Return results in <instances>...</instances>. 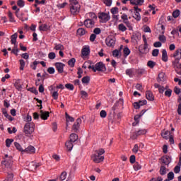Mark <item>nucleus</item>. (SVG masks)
Instances as JSON below:
<instances>
[{
	"label": "nucleus",
	"instance_id": "1",
	"mask_svg": "<svg viewBox=\"0 0 181 181\" xmlns=\"http://www.w3.org/2000/svg\"><path fill=\"white\" fill-rule=\"evenodd\" d=\"M104 153H105V150L103 148H100L98 151H95V153L91 156V159L93 160L95 163H101V162H104Z\"/></svg>",
	"mask_w": 181,
	"mask_h": 181
},
{
	"label": "nucleus",
	"instance_id": "2",
	"mask_svg": "<svg viewBox=\"0 0 181 181\" xmlns=\"http://www.w3.org/2000/svg\"><path fill=\"white\" fill-rule=\"evenodd\" d=\"M70 4V12L71 15H77L78 13H80V8H81V6H80V4H78V1L77 0H69Z\"/></svg>",
	"mask_w": 181,
	"mask_h": 181
},
{
	"label": "nucleus",
	"instance_id": "3",
	"mask_svg": "<svg viewBox=\"0 0 181 181\" xmlns=\"http://www.w3.org/2000/svg\"><path fill=\"white\" fill-rule=\"evenodd\" d=\"M35 125L33 122L26 123L23 128V132L25 136H30L35 132Z\"/></svg>",
	"mask_w": 181,
	"mask_h": 181
},
{
	"label": "nucleus",
	"instance_id": "4",
	"mask_svg": "<svg viewBox=\"0 0 181 181\" xmlns=\"http://www.w3.org/2000/svg\"><path fill=\"white\" fill-rule=\"evenodd\" d=\"M98 18L100 19V22L101 23H107L110 19H111V16H110V13H99Z\"/></svg>",
	"mask_w": 181,
	"mask_h": 181
},
{
	"label": "nucleus",
	"instance_id": "5",
	"mask_svg": "<svg viewBox=\"0 0 181 181\" xmlns=\"http://www.w3.org/2000/svg\"><path fill=\"white\" fill-rule=\"evenodd\" d=\"M93 71L94 73L96 71H107V67L104 63L100 62L95 64V68H93Z\"/></svg>",
	"mask_w": 181,
	"mask_h": 181
},
{
	"label": "nucleus",
	"instance_id": "6",
	"mask_svg": "<svg viewBox=\"0 0 181 181\" xmlns=\"http://www.w3.org/2000/svg\"><path fill=\"white\" fill-rule=\"evenodd\" d=\"M4 159V160L1 162V164L6 168H11V166H12V156H8V154H5Z\"/></svg>",
	"mask_w": 181,
	"mask_h": 181
},
{
	"label": "nucleus",
	"instance_id": "7",
	"mask_svg": "<svg viewBox=\"0 0 181 181\" xmlns=\"http://www.w3.org/2000/svg\"><path fill=\"white\" fill-rule=\"evenodd\" d=\"M83 25L87 28V29H93V28L95 27V21H94V20L86 18L83 21Z\"/></svg>",
	"mask_w": 181,
	"mask_h": 181
},
{
	"label": "nucleus",
	"instance_id": "8",
	"mask_svg": "<svg viewBox=\"0 0 181 181\" xmlns=\"http://www.w3.org/2000/svg\"><path fill=\"white\" fill-rule=\"evenodd\" d=\"M170 57H174L175 60L172 62H180L181 60V49H177L173 54L170 55Z\"/></svg>",
	"mask_w": 181,
	"mask_h": 181
},
{
	"label": "nucleus",
	"instance_id": "9",
	"mask_svg": "<svg viewBox=\"0 0 181 181\" xmlns=\"http://www.w3.org/2000/svg\"><path fill=\"white\" fill-rule=\"evenodd\" d=\"M172 66L175 69L177 74L181 76V63L180 62H172Z\"/></svg>",
	"mask_w": 181,
	"mask_h": 181
},
{
	"label": "nucleus",
	"instance_id": "10",
	"mask_svg": "<svg viewBox=\"0 0 181 181\" xmlns=\"http://www.w3.org/2000/svg\"><path fill=\"white\" fill-rule=\"evenodd\" d=\"M54 66H55V69L57 70L59 74H62V73H64V67L66 66V64L62 62H56Z\"/></svg>",
	"mask_w": 181,
	"mask_h": 181
},
{
	"label": "nucleus",
	"instance_id": "11",
	"mask_svg": "<svg viewBox=\"0 0 181 181\" xmlns=\"http://www.w3.org/2000/svg\"><path fill=\"white\" fill-rule=\"evenodd\" d=\"M148 104V101L146 100H139V102H134L133 103L134 107L135 110H139L141 107L144 105H146Z\"/></svg>",
	"mask_w": 181,
	"mask_h": 181
},
{
	"label": "nucleus",
	"instance_id": "12",
	"mask_svg": "<svg viewBox=\"0 0 181 181\" xmlns=\"http://www.w3.org/2000/svg\"><path fill=\"white\" fill-rule=\"evenodd\" d=\"M115 37H107L105 40L106 45L108 47H114L115 46Z\"/></svg>",
	"mask_w": 181,
	"mask_h": 181
},
{
	"label": "nucleus",
	"instance_id": "13",
	"mask_svg": "<svg viewBox=\"0 0 181 181\" xmlns=\"http://www.w3.org/2000/svg\"><path fill=\"white\" fill-rule=\"evenodd\" d=\"M81 122H82L81 118H78L72 127L73 131H74L75 132H77L78 129H80V125H81Z\"/></svg>",
	"mask_w": 181,
	"mask_h": 181
},
{
	"label": "nucleus",
	"instance_id": "14",
	"mask_svg": "<svg viewBox=\"0 0 181 181\" xmlns=\"http://www.w3.org/2000/svg\"><path fill=\"white\" fill-rule=\"evenodd\" d=\"M36 152V148H35L33 146H29L28 148L24 149L23 153H29L32 155V153H35Z\"/></svg>",
	"mask_w": 181,
	"mask_h": 181
},
{
	"label": "nucleus",
	"instance_id": "15",
	"mask_svg": "<svg viewBox=\"0 0 181 181\" xmlns=\"http://www.w3.org/2000/svg\"><path fill=\"white\" fill-rule=\"evenodd\" d=\"M50 117V112L47 111L40 110V118L44 121H46L47 118Z\"/></svg>",
	"mask_w": 181,
	"mask_h": 181
},
{
	"label": "nucleus",
	"instance_id": "16",
	"mask_svg": "<svg viewBox=\"0 0 181 181\" xmlns=\"http://www.w3.org/2000/svg\"><path fill=\"white\" fill-rule=\"evenodd\" d=\"M160 160L164 165H169L170 163V157L169 156H164L160 158Z\"/></svg>",
	"mask_w": 181,
	"mask_h": 181
},
{
	"label": "nucleus",
	"instance_id": "17",
	"mask_svg": "<svg viewBox=\"0 0 181 181\" xmlns=\"http://www.w3.org/2000/svg\"><path fill=\"white\" fill-rule=\"evenodd\" d=\"M139 52H140V53H141V54H146V53H148L149 49H148V43L144 44L143 48H142V47H140L139 49Z\"/></svg>",
	"mask_w": 181,
	"mask_h": 181
},
{
	"label": "nucleus",
	"instance_id": "18",
	"mask_svg": "<svg viewBox=\"0 0 181 181\" xmlns=\"http://www.w3.org/2000/svg\"><path fill=\"white\" fill-rule=\"evenodd\" d=\"M146 98L148 101H153L155 100V96H153V93L151 90L146 91Z\"/></svg>",
	"mask_w": 181,
	"mask_h": 181
},
{
	"label": "nucleus",
	"instance_id": "19",
	"mask_svg": "<svg viewBox=\"0 0 181 181\" xmlns=\"http://www.w3.org/2000/svg\"><path fill=\"white\" fill-rule=\"evenodd\" d=\"M166 80V76L165 73L161 72L158 74V78L157 79L158 83H163Z\"/></svg>",
	"mask_w": 181,
	"mask_h": 181
},
{
	"label": "nucleus",
	"instance_id": "20",
	"mask_svg": "<svg viewBox=\"0 0 181 181\" xmlns=\"http://www.w3.org/2000/svg\"><path fill=\"white\" fill-rule=\"evenodd\" d=\"M86 16L88 17V19L89 20H92L94 21L95 22V21H97V15L95 14V13H88L86 14Z\"/></svg>",
	"mask_w": 181,
	"mask_h": 181
},
{
	"label": "nucleus",
	"instance_id": "21",
	"mask_svg": "<svg viewBox=\"0 0 181 181\" xmlns=\"http://www.w3.org/2000/svg\"><path fill=\"white\" fill-rule=\"evenodd\" d=\"M126 74L130 78L134 77L135 76V69L132 68L126 69Z\"/></svg>",
	"mask_w": 181,
	"mask_h": 181
},
{
	"label": "nucleus",
	"instance_id": "22",
	"mask_svg": "<svg viewBox=\"0 0 181 181\" xmlns=\"http://www.w3.org/2000/svg\"><path fill=\"white\" fill-rule=\"evenodd\" d=\"M14 87H16L18 91H22V85L21 84V79H17L14 82Z\"/></svg>",
	"mask_w": 181,
	"mask_h": 181
},
{
	"label": "nucleus",
	"instance_id": "23",
	"mask_svg": "<svg viewBox=\"0 0 181 181\" xmlns=\"http://www.w3.org/2000/svg\"><path fill=\"white\" fill-rule=\"evenodd\" d=\"M73 144H74V143L73 141H67L65 143V146H66L67 151H69V152L71 151V150L73 149V146H74V145Z\"/></svg>",
	"mask_w": 181,
	"mask_h": 181
},
{
	"label": "nucleus",
	"instance_id": "24",
	"mask_svg": "<svg viewBox=\"0 0 181 181\" xmlns=\"http://www.w3.org/2000/svg\"><path fill=\"white\" fill-rule=\"evenodd\" d=\"M135 73L139 76H143V74H146V70L144 68H139L135 69Z\"/></svg>",
	"mask_w": 181,
	"mask_h": 181
},
{
	"label": "nucleus",
	"instance_id": "25",
	"mask_svg": "<svg viewBox=\"0 0 181 181\" xmlns=\"http://www.w3.org/2000/svg\"><path fill=\"white\" fill-rule=\"evenodd\" d=\"M81 54L84 57L88 56L90 54V47H86L82 49Z\"/></svg>",
	"mask_w": 181,
	"mask_h": 181
},
{
	"label": "nucleus",
	"instance_id": "26",
	"mask_svg": "<svg viewBox=\"0 0 181 181\" xmlns=\"http://www.w3.org/2000/svg\"><path fill=\"white\" fill-rule=\"evenodd\" d=\"M19 11H21L20 8H17L16 11V16L17 18H18V19H20V21H21L22 22H25V21H28V17L23 18L22 16H19V15L18 13H19Z\"/></svg>",
	"mask_w": 181,
	"mask_h": 181
},
{
	"label": "nucleus",
	"instance_id": "27",
	"mask_svg": "<svg viewBox=\"0 0 181 181\" xmlns=\"http://www.w3.org/2000/svg\"><path fill=\"white\" fill-rule=\"evenodd\" d=\"M162 60L165 62H168V52L166 49L162 50Z\"/></svg>",
	"mask_w": 181,
	"mask_h": 181
},
{
	"label": "nucleus",
	"instance_id": "28",
	"mask_svg": "<svg viewBox=\"0 0 181 181\" xmlns=\"http://www.w3.org/2000/svg\"><path fill=\"white\" fill-rule=\"evenodd\" d=\"M54 50H64V45L62 44H54Z\"/></svg>",
	"mask_w": 181,
	"mask_h": 181
},
{
	"label": "nucleus",
	"instance_id": "29",
	"mask_svg": "<svg viewBox=\"0 0 181 181\" xmlns=\"http://www.w3.org/2000/svg\"><path fill=\"white\" fill-rule=\"evenodd\" d=\"M77 139H78V136L76 134L72 133L70 135V141L71 142H76L77 141Z\"/></svg>",
	"mask_w": 181,
	"mask_h": 181
},
{
	"label": "nucleus",
	"instance_id": "30",
	"mask_svg": "<svg viewBox=\"0 0 181 181\" xmlns=\"http://www.w3.org/2000/svg\"><path fill=\"white\" fill-rule=\"evenodd\" d=\"M48 29H49V25H47V24H42L39 26V30L42 32H47Z\"/></svg>",
	"mask_w": 181,
	"mask_h": 181
},
{
	"label": "nucleus",
	"instance_id": "31",
	"mask_svg": "<svg viewBox=\"0 0 181 181\" xmlns=\"http://www.w3.org/2000/svg\"><path fill=\"white\" fill-rule=\"evenodd\" d=\"M16 39H18V33H14L11 35V45H16Z\"/></svg>",
	"mask_w": 181,
	"mask_h": 181
},
{
	"label": "nucleus",
	"instance_id": "32",
	"mask_svg": "<svg viewBox=\"0 0 181 181\" xmlns=\"http://www.w3.org/2000/svg\"><path fill=\"white\" fill-rule=\"evenodd\" d=\"M77 33L80 36H84V35H86L87 33V30H86V29H84L83 28H81L77 30Z\"/></svg>",
	"mask_w": 181,
	"mask_h": 181
},
{
	"label": "nucleus",
	"instance_id": "33",
	"mask_svg": "<svg viewBox=\"0 0 181 181\" xmlns=\"http://www.w3.org/2000/svg\"><path fill=\"white\" fill-rule=\"evenodd\" d=\"M169 135H170V132H169V131H165V132H161V136L164 139H169Z\"/></svg>",
	"mask_w": 181,
	"mask_h": 181
},
{
	"label": "nucleus",
	"instance_id": "34",
	"mask_svg": "<svg viewBox=\"0 0 181 181\" xmlns=\"http://www.w3.org/2000/svg\"><path fill=\"white\" fill-rule=\"evenodd\" d=\"M123 53H124V57H128V56L131 54V50L129 49V48L126 47L123 49Z\"/></svg>",
	"mask_w": 181,
	"mask_h": 181
},
{
	"label": "nucleus",
	"instance_id": "35",
	"mask_svg": "<svg viewBox=\"0 0 181 181\" xmlns=\"http://www.w3.org/2000/svg\"><path fill=\"white\" fill-rule=\"evenodd\" d=\"M30 166H33L34 170H36L37 168L40 166H42V163H35V161H33L30 163Z\"/></svg>",
	"mask_w": 181,
	"mask_h": 181
},
{
	"label": "nucleus",
	"instance_id": "36",
	"mask_svg": "<svg viewBox=\"0 0 181 181\" xmlns=\"http://www.w3.org/2000/svg\"><path fill=\"white\" fill-rule=\"evenodd\" d=\"M8 16L9 22H11V23L16 22V21H15V17H13V14L12 13L11 11H8Z\"/></svg>",
	"mask_w": 181,
	"mask_h": 181
},
{
	"label": "nucleus",
	"instance_id": "37",
	"mask_svg": "<svg viewBox=\"0 0 181 181\" xmlns=\"http://www.w3.org/2000/svg\"><path fill=\"white\" fill-rule=\"evenodd\" d=\"M160 175L162 176L166 175V167L165 165H161L159 170Z\"/></svg>",
	"mask_w": 181,
	"mask_h": 181
},
{
	"label": "nucleus",
	"instance_id": "38",
	"mask_svg": "<svg viewBox=\"0 0 181 181\" xmlns=\"http://www.w3.org/2000/svg\"><path fill=\"white\" fill-rule=\"evenodd\" d=\"M155 66H156V62H155L152 60L148 61L147 66L149 67V69H153V67H155Z\"/></svg>",
	"mask_w": 181,
	"mask_h": 181
},
{
	"label": "nucleus",
	"instance_id": "39",
	"mask_svg": "<svg viewBox=\"0 0 181 181\" xmlns=\"http://www.w3.org/2000/svg\"><path fill=\"white\" fill-rule=\"evenodd\" d=\"M90 78L88 76L82 78L81 81L83 84H88L90 83Z\"/></svg>",
	"mask_w": 181,
	"mask_h": 181
},
{
	"label": "nucleus",
	"instance_id": "40",
	"mask_svg": "<svg viewBox=\"0 0 181 181\" xmlns=\"http://www.w3.org/2000/svg\"><path fill=\"white\" fill-rule=\"evenodd\" d=\"M118 30L120 32H125L127 30V27L123 23L118 25Z\"/></svg>",
	"mask_w": 181,
	"mask_h": 181
},
{
	"label": "nucleus",
	"instance_id": "41",
	"mask_svg": "<svg viewBox=\"0 0 181 181\" xmlns=\"http://www.w3.org/2000/svg\"><path fill=\"white\" fill-rule=\"evenodd\" d=\"M133 18L135 19V21L139 22V21H141V14L138 11L134 12V16H133Z\"/></svg>",
	"mask_w": 181,
	"mask_h": 181
},
{
	"label": "nucleus",
	"instance_id": "42",
	"mask_svg": "<svg viewBox=\"0 0 181 181\" xmlns=\"http://www.w3.org/2000/svg\"><path fill=\"white\" fill-rule=\"evenodd\" d=\"M76 64V59L71 58L69 61H68V65L70 66V67H74Z\"/></svg>",
	"mask_w": 181,
	"mask_h": 181
},
{
	"label": "nucleus",
	"instance_id": "43",
	"mask_svg": "<svg viewBox=\"0 0 181 181\" xmlns=\"http://www.w3.org/2000/svg\"><path fill=\"white\" fill-rule=\"evenodd\" d=\"M133 168H134V170L137 171L142 168V165H141V164H139V163L136 162V163H134Z\"/></svg>",
	"mask_w": 181,
	"mask_h": 181
},
{
	"label": "nucleus",
	"instance_id": "44",
	"mask_svg": "<svg viewBox=\"0 0 181 181\" xmlns=\"http://www.w3.org/2000/svg\"><path fill=\"white\" fill-rule=\"evenodd\" d=\"M14 146H16V149L18 151H19L20 152H23V148H22V146H21V144H19V143L18 142H14Z\"/></svg>",
	"mask_w": 181,
	"mask_h": 181
},
{
	"label": "nucleus",
	"instance_id": "45",
	"mask_svg": "<svg viewBox=\"0 0 181 181\" xmlns=\"http://www.w3.org/2000/svg\"><path fill=\"white\" fill-rule=\"evenodd\" d=\"M158 40H160L161 43H166V36H165L163 34L159 35Z\"/></svg>",
	"mask_w": 181,
	"mask_h": 181
},
{
	"label": "nucleus",
	"instance_id": "46",
	"mask_svg": "<svg viewBox=\"0 0 181 181\" xmlns=\"http://www.w3.org/2000/svg\"><path fill=\"white\" fill-rule=\"evenodd\" d=\"M12 142H13V139H6V146L7 148H11V145H12Z\"/></svg>",
	"mask_w": 181,
	"mask_h": 181
},
{
	"label": "nucleus",
	"instance_id": "47",
	"mask_svg": "<svg viewBox=\"0 0 181 181\" xmlns=\"http://www.w3.org/2000/svg\"><path fill=\"white\" fill-rule=\"evenodd\" d=\"M141 115H136L134 116V121L135 122L133 123V127H135V125H136L137 124H139V118H141Z\"/></svg>",
	"mask_w": 181,
	"mask_h": 181
},
{
	"label": "nucleus",
	"instance_id": "48",
	"mask_svg": "<svg viewBox=\"0 0 181 181\" xmlns=\"http://www.w3.org/2000/svg\"><path fill=\"white\" fill-rule=\"evenodd\" d=\"M121 54V49H115L112 51V56L114 57H118Z\"/></svg>",
	"mask_w": 181,
	"mask_h": 181
},
{
	"label": "nucleus",
	"instance_id": "49",
	"mask_svg": "<svg viewBox=\"0 0 181 181\" xmlns=\"http://www.w3.org/2000/svg\"><path fill=\"white\" fill-rule=\"evenodd\" d=\"M66 177H67V173L66 171H64L61 173L59 179L61 181H63L66 180Z\"/></svg>",
	"mask_w": 181,
	"mask_h": 181
},
{
	"label": "nucleus",
	"instance_id": "50",
	"mask_svg": "<svg viewBox=\"0 0 181 181\" xmlns=\"http://www.w3.org/2000/svg\"><path fill=\"white\" fill-rule=\"evenodd\" d=\"M167 177L168 180H173V179H175V173H173V172L168 173Z\"/></svg>",
	"mask_w": 181,
	"mask_h": 181
},
{
	"label": "nucleus",
	"instance_id": "51",
	"mask_svg": "<svg viewBox=\"0 0 181 181\" xmlns=\"http://www.w3.org/2000/svg\"><path fill=\"white\" fill-rule=\"evenodd\" d=\"M19 62H20V70L23 71L25 69V60L20 59Z\"/></svg>",
	"mask_w": 181,
	"mask_h": 181
},
{
	"label": "nucleus",
	"instance_id": "52",
	"mask_svg": "<svg viewBox=\"0 0 181 181\" xmlns=\"http://www.w3.org/2000/svg\"><path fill=\"white\" fill-rule=\"evenodd\" d=\"M65 115H66V122H69V121L70 122H74V119L73 118V117H71L67 113H66Z\"/></svg>",
	"mask_w": 181,
	"mask_h": 181
},
{
	"label": "nucleus",
	"instance_id": "53",
	"mask_svg": "<svg viewBox=\"0 0 181 181\" xmlns=\"http://www.w3.org/2000/svg\"><path fill=\"white\" fill-rule=\"evenodd\" d=\"M51 94H52V98H54V100H58L59 92L57 90L52 92Z\"/></svg>",
	"mask_w": 181,
	"mask_h": 181
},
{
	"label": "nucleus",
	"instance_id": "54",
	"mask_svg": "<svg viewBox=\"0 0 181 181\" xmlns=\"http://www.w3.org/2000/svg\"><path fill=\"white\" fill-rule=\"evenodd\" d=\"M48 59H49L50 60H54V59H56V53L49 52L48 54Z\"/></svg>",
	"mask_w": 181,
	"mask_h": 181
},
{
	"label": "nucleus",
	"instance_id": "55",
	"mask_svg": "<svg viewBox=\"0 0 181 181\" xmlns=\"http://www.w3.org/2000/svg\"><path fill=\"white\" fill-rule=\"evenodd\" d=\"M180 15V10H175L173 12V16L176 18H179Z\"/></svg>",
	"mask_w": 181,
	"mask_h": 181
},
{
	"label": "nucleus",
	"instance_id": "56",
	"mask_svg": "<svg viewBox=\"0 0 181 181\" xmlns=\"http://www.w3.org/2000/svg\"><path fill=\"white\" fill-rule=\"evenodd\" d=\"M152 56L153 57H158V56H159V49H154L152 51Z\"/></svg>",
	"mask_w": 181,
	"mask_h": 181
},
{
	"label": "nucleus",
	"instance_id": "57",
	"mask_svg": "<svg viewBox=\"0 0 181 181\" xmlns=\"http://www.w3.org/2000/svg\"><path fill=\"white\" fill-rule=\"evenodd\" d=\"M66 88H67L68 90H70L71 91H73L74 90V86H73V84L71 83H66L65 85Z\"/></svg>",
	"mask_w": 181,
	"mask_h": 181
},
{
	"label": "nucleus",
	"instance_id": "58",
	"mask_svg": "<svg viewBox=\"0 0 181 181\" xmlns=\"http://www.w3.org/2000/svg\"><path fill=\"white\" fill-rule=\"evenodd\" d=\"M136 132H137V134L139 136L141 135H145L147 132H146V129H140V130L137 131Z\"/></svg>",
	"mask_w": 181,
	"mask_h": 181
},
{
	"label": "nucleus",
	"instance_id": "59",
	"mask_svg": "<svg viewBox=\"0 0 181 181\" xmlns=\"http://www.w3.org/2000/svg\"><path fill=\"white\" fill-rule=\"evenodd\" d=\"M111 13H112V15H117V13H118V8L117 7H113L111 8L110 10Z\"/></svg>",
	"mask_w": 181,
	"mask_h": 181
},
{
	"label": "nucleus",
	"instance_id": "60",
	"mask_svg": "<svg viewBox=\"0 0 181 181\" xmlns=\"http://www.w3.org/2000/svg\"><path fill=\"white\" fill-rule=\"evenodd\" d=\"M66 5H67V2H64L62 4H57V6L59 9H63V8H65Z\"/></svg>",
	"mask_w": 181,
	"mask_h": 181
},
{
	"label": "nucleus",
	"instance_id": "61",
	"mask_svg": "<svg viewBox=\"0 0 181 181\" xmlns=\"http://www.w3.org/2000/svg\"><path fill=\"white\" fill-rule=\"evenodd\" d=\"M100 116L101 118H105L107 117V112L105 110H101L100 112Z\"/></svg>",
	"mask_w": 181,
	"mask_h": 181
},
{
	"label": "nucleus",
	"instance_id": "62",
	"mask_svg": "<svg viewBox=\"0 0 181 181\" xmlns=\"http://www.w3.org/2000/svg\"><path fill=\"white\" fill-rule=\"evenodd\" d=\"M93 33L94 35H100V33H101V29L100 28H95L93 30Z\"/></svg>",
	"mask_w": 181,
	"mask_h": 181
},
{
	"label": "nucleus",
	"instance_id": "63",
	"mask_svg": "<svg viewBox=\"0 0 181 181\" xmlns=\"http://www.w3.org/2000/svg\"><path fill=\"white\" fill-rule=\"evenodd\" d=\"M55 71L56 70L53 67H49L47 69V73H49V74H54Z\"/></svg>",
	"mask_w": 181,
	"mask_h": 181
},
{
	"label": "nucleus",
	"instance_id": "64",
	"mask_svg": "<svg viewBox=\"0 0 181 181\" xmlns=\"http://www.w3.org/2000/svg\"><path fill=\"white\" fill-rule=\"evenodd\" d=\"M180 165H177L174 168V173H180Z\"/></svg>",
	"mask_w": 181,
	"mask_h": 181
}]
</instances>
